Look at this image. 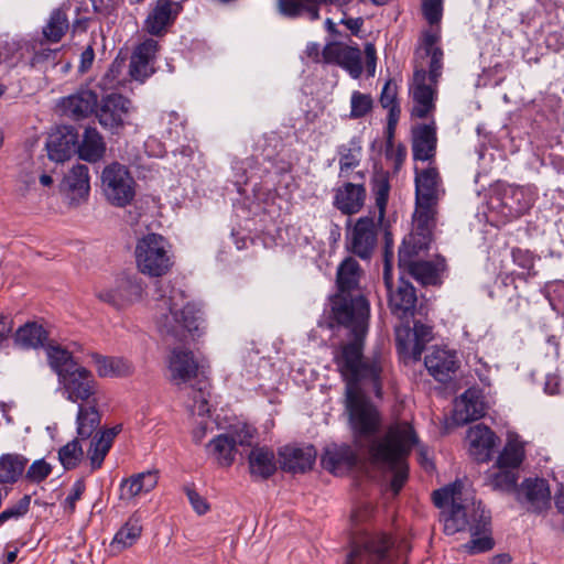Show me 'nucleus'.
<instances>
[{
	"instance_id": "f8f14e48",
	"label": "nucleus",
	"mask_w": 564,
	"mask_h": 564,
	"mask_svg": "<svg viewBox=\"0 0 564 564\" xmlns=\"http://www.w3.org/2000/svg\"><path fill=\"white\" fill-rule=\"evenodd\" d=\"M131 109V101L121 94H109L100 100L96 109V117L104 129L118 132L123 128Z\"/></svg>"
},
{
	"instance_id": "c85d7f7f",
	"label": "nucleus",
	"mask_w": 564,
	"mask_h": 564,
	"mask_svg": "<svg viewBox=\"0 0 564 564\" xmlns=\"http://www.w3.org/2000/svg\"><path fill=\"white\" fill-rule=\"evenodd\" d=\"M424 365L432 377L440 382H446L458 368L455 351L436 348L425 356Z\"/></svg>"
},
{
	"instance_id": "f3484780",
	"label": "nucleus",
	"mask_w": 564,
	"mask_h": 564,
	"mask_svg": "<svg viewBox=\"0 0 564 564\" xmlns=\"http://www.w3.org/2000/svg\"><path fill=\"white\" fill-rule=\"evenodd\" d=\"M437 202L415 200L414 225L415 234L410 241L413 248L426 249L432 239V230L435 227Z\"/></svg>"
},
{
	"instance_id": "bf43d9fd",
	"label": "nucleus",
	"mask_w": 564,
	"mask_h": 564,
	"mask_svg": "<svg viewBox=\"0 0 564 564\" xmlns=\"http://www.w3.org/2000/svg\"><path fill=\"white\" fill-rule=\"evenodd\" d=\"M53 467L44 458L34 460L29 468H25L24 479L31 484H40L44 481L51 474Z\"/></svg>"
},
{
	"instance_id": "de8ad7c7",
	"label": "nucleus",
	"mask_w": 564,
	"mask_h": 564,
	"mask_svg": "<svg viewBox=\"0 0 564 564\" xmlns=\"http://www.w3.org/2000/svg\"><path fill=\"white\" fill-rule=\"evenodd\" d=\"M339 176L348 177L349 171L357 167L361 161L362 148L359 140L351 139L347 144L338 148Z\"/></svg>"
},
{
	"instance_id": "4468645a",
	"label": "nucleus",
	"mask_w": 564,
	"mask_h": 564,
	"mask_svg": "<svg viewBox=\"0 0 564 564\" xmlns=\"http://www.w3.org/2000/svg\"><path fill=\"white\" fill-rule=\"evenodd\" d=\"M419 250V247L413 248V243L403 241L399 248V268L423 285L437 284L438 269L433 262L412 260Z\"/></svg>"
},
{
	"instance_id": "ea45409f",
	"label": "nucleus",
	"mask_w": 564,
	"mask_h": 564,
	"mask_svg": "<svg viewBox=\"0 0 564 564\" xmlns=\"http://www.w3.org/2000/svg\"><path fill=\"white\" fill-rule=\"evenodd\" d=\"M106 152V143L96 128L85 129L83 140L77 143V153L82 160L90 163L98 162Z\"/></svg>"
},
{
	"instance_id": "423d86ee",
	"label": "nucleus",
	"mask_w": 564,
	"mask_h": 564,
	"mask_svg": "<svg viewBox=\"0 0 564 564\" xmlns=\"http://www.w3.org/2000/svg\"><path fill=\"white\" fill-rule=\"evenodd\" d=\"M406 551L386 533L362 532L352 539L346 564H397Z\"/></svg>"
},
{
	"instance_id": "4d7b16f0",
	"label": "nucleus",
	"mask_w": 564,
	"mask_h": 564,
	"mask_svg": "<svg viewBox=\"0 0 564 564\" xmlns=\"http://www.w3.org/2000/svg\"><path fill=\"white\" fill-rule=\"evenodd\" d=\"M512 261L516 265L524 270L519 276L528 280L531 276H534L536 272L534 271V263L536 257L527 249L513 248L511 251Z\"/></svg>"
},
{
	"instance_id": "09e8293b",
	"label": "nucleus",
	"mask_w": 564,
	"mask_h": 564,
	"mask_svg": "<svg viewBox=\"0 0 564 564\" xmlns=\"http://www.w3.org/2000/svg\"><path fill=\"white\" fill-rule=\"evenodd\" d=\"M46 338V330L36 323H26L19 327L14 335L15 343L23 348L43 346Z\"/></svg>"
},
{
	"instance_id": "6e6552de",
	"label": "nucleus",
	"mask_w": 564,
	"mask_h": 564,
	"mask_svg": "<svg viewBox=\"0 0 564 564\" xmlns=\"http://www.w3.org/2000/svg\"><path fill=\"white\" fill-rule=\"evenodd\" d=\"M101 191L108 203L126 207L135 196V181L126 165L112 162L101 172Z\"/></svg>"
},
{
	"instance_id": "338daca9",
	"label": "nucleus",
	"mask_w": 564,
	"mask_h": 564,
	"mask_svg": "<svg viewBox=\"0 0 564 564\" xmlns=\"http://www.w3.org/2000/svg\"><path fill=\"white\" fill-rule=\"evenodd\" d=\"M440 32L437 30H426L422 33L420 40V46L416 50L417 54L423 52L424 55H429L430 52H434L436 48H441L437 43L440 42Z\"/></svg>"
},
{
	"instance_id": "5fc2aeb1",
	"label": "nucleus",
	"mask_w": 564,
	"mask_h": 564,
	"mask_svg": "<svg viewBox=\"0 0 564 564\" xmlns=\"http://www.w3.org/2000/svg\"><path fill=\"white\" fill-rule=\"evenodd\" d=\"M76 437L59 448L58 459L65 469H74L78 466L84 457V451Z\"/></svg>"
},
{
	"instance_id": "774afa93",
	"label": "nucleus",
	"mask_w": 564,
	"mask_h": 564,
	"mask_svg": "<svg viewBox=\"0 0 564 564\" xmlns=\"http://www.w3.org/2000/svg\"><path fill=\"white\" fill-rule=\"evenodd\" d=\"M85 489L86 485L84 479H78L74 482L72 491L64 502L65 509L68 510L70 514L74 513L76 509V502L82 498V495L84 494Z\"/></svg>"
},
{
	"instance_id": "37998d69",
	"label": "nucleus",
	"mask_w": 564,
	"mask_h": 564,
	"mask_svg": "<svg viewBox=\"0 0 564 564\" xmlns=\"http://www.w3.org/2000/svg\"><path fill=\"white\" fill-rule=\"evenodd\" d=\"M209 382L203 377L198 379L195 384L188 387L187 408L192 414L204 416L209 412L208 397H209Z\"/></svg>"
},
{
	"instance_id": "f704fd0d",
	"label": "nucleus",
	"mask_w": 564,
	"mask_h": 564,
	"mask_svg": "<svg viewBox=\"0 0 564 564\" xmlns=\"http://www.w3.org/2000/svg\"><path fill=\"white\" fill-rule=\"evenodd\" d=\"M415 200L438 202L441 177L434 166L423 170L415 167Z\"/></svg>"
},
{
	"instance_id": "052dcab7",
	"label": "nucleus",
	"mask_w": 564,
	"mask_h": 564,
	"mask_svg": "<svg viewBox=\"0 0 564 564\" xmlns=\"http://www.w3.org/2000/svg\"><path fill=\"white\" fill-rule=\"evenodd\" d=\"M30 505L31 496L24 495L17 502L7 507L3 511L0 512V525L9 520H18L25 516L29 512Z\"/></svg>"
},
{
	"instance_id": "c756f323",
	"label": "nucleus",
	"mask_w": 564,
	"mask_h": 564,
	"mask_svg": "<svg viewBox=\"0 0 564 564\" xmlns=\"http://www.w3.org/2000/svg\"><path fill=\"white\" fill-rule=\"evenodd\" d=\"M181 6L172 0H158L145 20V30L152 35H162L178 15Z\"/></svg>"
},
{
	"instance_id": "cd10ccee",
	"label": "nucleus",
	"mask_w": 564,
	"mask_h": 564,
	"mask_svg": "<svg viewBox=\"0 0 564 564\" xmlns=\"http://www.w3.org/2000/svg\"><path fill=\"white\" fill-rule=\"evenodd\" d=\"M426 69L423 66H416L413 75L414 87L412 90L415 106L413 115L417 118H425L435 108V89L426 84Z\"/></svg>"
},
{
	"instance_id": "864d4df0",
	"label": "nucleus",
	"mask_w": 564,
	"mask_h": 564,
	"mask_svg": "<svg viewBox=\"0 0 564 564\" xmlns=\"http://www.w3.org/2000/svg\"><path fill=\"white\" fill-rule=\"evenodd\" d=\"M69 29V21L66 13L62 9L54 10L46 25L43 28L44 37L53 43H57Z\"/></svg>"
},
{
	"instance_id": "680f3d73",
	"label": "nucleus",
	"mask_w": 564,
	"mask_h": 564,
	"mask_svg": "<svg viewBox=\"0 0 564 564\" xmlns=\"http://www.w3.org/2000/svg\"><path fill=\"white\" fill-rule=\"evenodd\" d=\"M226 434L230 436L231 441H235V447L251 446L256 435V429L250 425L242 424Z\"/></svg>"
},
{
	"instance_id": "1a4fd4ad",
	"label": "nucleus",
	"mask_w": 564,
	"mask_h": 564,
	"mask_svg": "<svg viewBox=\"0 0 564 564\" xmlns=\"http://www.w3.org/2000/svg\"><path fill=\"white\" fill-rule=\"evenodd\" d=\"M63 395L70 402L86 404L99 401V384L93 372L83 366L66 371L58 379Z\"/></svg>"
},
{
	"instance_id": "69168bd1",
	"label": "nucleus",
	"mask_w": 564,
	"mask_h": 564,
	"mask_svg": "<svg viewBox=\"0 0 564 564\" xmlns=\"http://www.w3.org/2000/svg\"><path fill=\"white\" fill-rule=\"evenodd\" d=\"M422 12L430 24H437L443 15V0H422Z\"/></svg>"
},
{
	"instance_id": "f257e3e1",
	"label": "nucleus",
	"mask_w": 564,
	"mask_h": 564,
	"mask_svg": "<svg viewBox=\"0 0 564 564\" xmlns=\"http://www.w3.org/2000/svg\"><path fill=\"white\" fill-rule=\"evenodd\" d=\"M365 346L337 345L333 351V360L346 383V412L352 432L355 445L370 448L379 441L376 434L381 427V414L369 400L367 392L377 398L382 397V386L390 373L388 359L381 352L364 354Z\"/></svg>"
},
{
	"instance_id": "b1692460",
	"label": "nucleus",
	"mask_w": 564,
	"mask_h": 564,
	"mask_svg": "<svg viewBox=\"0 0 564 564\" xmlns=\"http://www.w3.org/2000/svg\"><path fill=\"white\" fill-rule=\"evenodd\" d=\"M279 456L282 470L303 474L312 469L316 459V451L312 445L305 447L284 446L280 449Z\"/></svg>"
},
{
	"instance_id": "79ce46f5",
	"label": "nucleus",
	"mask_w": 564,
	"mask_h": 564,
	"mask_svg": "<svg viewBox=\"0 0 564 564\" xmlns=\"http://www.w3.org/2000/svg\"><path fill=\"white\" fill-rule=\"evenodd\" d=\"M389 173L382 170L375 171L371 176V193L375 196L376 207L378 208V223L381 224L384 216L390 194Z\"/></svg>"
},
{
	"instance_id": "a18cd8bd",
	"label": "nucleus",
	"mask_w": 564,
	"mask_h": 564,
	"mask_svg": "<svg viewBox=\"0 0 564 564\" xmlns=\"http://www.w3.org/2000/svg\"><path fill=\"white\" fill-rule=\"evenodd\" d=\"M209 454L219 466L229 467L235 462V441H231L227 434H219L207 445Z\"/></svg>"
},
{
	"instance_id": "473e14b6",
	"label": "nucleus",
	"mask_w": 564,
	"mask_h": 564,
	"mask_svg": "<svg viewBox=\"0 0 564 564\" xmlns=\"http://www.w3.org/2000/svg\"><path fill=\"white\" fill-rule=\"evenodd\" d=\"M29 459L19 453L0 455V487L10 491L24 475Z\"/></svg>"
},
{
	"instance_id": "ddd939ff",
	"label": "nucleus",
	"mask_w": 564,
	"mask_h": 564,
	"mask_svg": "<svg viewBox=\"0 0 564 564\" xmlns=\"http://www.w3.org/2000/svg\"><path fill=\"white\" fill-rule=\"evenodd\" d=\"M517 501L533 513H542L551 507V491L545 479L528 478L516 490Z\"/></svg>"
},
{
	"instance_id": "2f4dec72",
	"label": "nucleus",
	"mask_w": 564,
	"mask_h": 564,
	"mask_svg": "<svg viewBox=\"0 0 564 564\" xmlns=\"http://www.w3.org/2000/svg\"><path fill=\"white\" fill-rule=\"evenodd\" d=\"M485 415V406L478 392L466 390L455 402L453 419L456 424L465 425Z\"/></svg>"
},
{
	"instance_id": "f03ea898",
	"label": "nucleus",
	"mask_w": 564,
	"mask_h": 564,
	"mask_svg": "<svg viewBox=\"0 0 564 564\" xmlns=\"http://www.w3.org/2000/svg\"><path fill=\"white\" fill-rule=\"evenodd\" d=\"M359 263L346 258L337 268L338 292L332 297V317L345 330L346 339L338 345L365 346L368 333L370 305L359 289Z\"/></svg>"
},
{
	"instance_id": "20e7f679",
	"label": "nucleus",
	"mask_w": 564,
	"mask_h": 564,
	"mask_svg": "<svg viewBox=\"0 0 564 564\" xmlns=\"http://www.w3.org/2000/svg\"><path fill=\"white\" fill-rule=\"evenodd\" d=\"M416 443L413 427L403 422L390 425L386 434L369 448L372 460L393 473L391 489L394 495L399 494L408 479L406 457Z\"/></svg>"
},
{
	"instance_id": "6e6d98bb",
	"label": "nucleus",
	"mask_w": 564,
	"mask_h": 564,
	"mask_svg": "<svg viewBox=\"0 0 564 564\" xmlns=\"http://www.w3.org/2000/svg\"><path fill=\"white\" fill-rule=\"evenodd\" d=\"M402 333H404L405 336L409 337L411 335L410 327L406 326L403 329H397V346L399 351L402 354H409V357H411L413 361H419L421 359L422 352L425 349L426 343L413 338V343L411 345H408L405 339H403L402 337Z\"/></svg>"
},
{
	"instance_id": "603ef678",
	"label": "nucleus",
	"mask_w": 564,
	"mask_h": 564,
	"mask_svg": "<svg viewBox=\"0 0 564 564\" xmlns=\"http://www.w3.org/2000/svg\"><path fill=\"white\" fill-rule=\"evenodd\" d=\"M524 459L523 445L517 440H509L497 458V468L517 470Z\"/></svg>"
},
{
	"instance_id": "6ab92c4d",
	"label": "nucleus",
	"mask_w": 564,
	"mask_h": 564,
	"mask_svg": "<svg viewBox=\"0 0 564 564\" xmlns=\"http://www.w3.org/2000/svg\"><path fill=\"white\" fill-rule=\"evenodd\" d=\"M58 106L65 116L74 120H82L96 113L98 95L90 88L82 87L74 94L63 97Z\"/></svg>"
},
{
	"instance_id": "e433bc0d",
	"label": "nucleus",
	"mask_w": 564,
	"mask_h": 564,
	"mask_svg": "<svg viewBox=\"0 0 564 564\" xmlns=\"http://www.w3.org/2000/svg\"><path fill=\"white\" fill-rule=\"evenodd\" d=\"M99 401L79 404L76 415V433L82 441L93 438L100 426L101 414L98 410Z\"/></svg>"
},
{
	"instance_id": "13d9d810",
	"label": "nucleus",
	"mask_w": 564,
	"mask_h": 564,
	"mask_svg": "<svg viewBox=\"0 0 564 564\" xmlns=\"http://www.w3.org/2000/svg\"><path fill=\"white\" fill-rule=\"evenodd\" d=\"M373 100L370 95L360 91H354L350 98V115L351 119L364 118L372 109Z\"/></svg>"
},
{
	"instance_id": "e2e57ef3",
	"label": "nucleus",
	"mask_w": 564,
	"mask_h": 564,
	"mask_svg": "<svg viewBox=\"0 0 564 564\" xmlns=\"http://www.w3.org/2000/svg\"><path fill=\"white\" fill-rule=\"evenodd\" d=\"M424 57H431L430 64H429V72H426L429 80L434 86L437 85L438 78L442 75V68H443V50L436 48L434 52H430L429 55H422Z\"/></svg>"
},
{
	"instance_id": "393cba45",
	"label": "nucleus",
	"mask_w": 564,
	"mask_h": 564,
	"mask_svg": "<svg viewBox=\"0 0 564 564\" xmlns=\"http://www.w3.org/2000/svg\"><path fill=\"white\" fill-rule=\"evenodd\" d=\"M388 293L391 313L408 323L414 316L416 308L417 296L414 286L401 279L398 289Z\"/></svg>"
},
{
	"instance_id": "aec40b11",
	"label": "nucleus",
	"mask_w": 564,
	"mask_h": 564,
	"mask_svg": "<svg viewBox=\"0 0 564 564\" xmlns=\"http://www.w3.org/2000/svg\"><path fill=\"white\" fill-rule=\"evenodd\" d=\"M159 51V43L153 39H147L134 50L129 65L130 76L139 82H144L154 73L153 63Z\"/></svg>"
},
{
	"instance_id": "9d476101",
	"label": "nucleus",
	"mask_w": 564,
	"mask_h": 564,
	"mask_svg": "<svg viewBox=\"0 0 564 564\" xmlns=\"http://www.w3.org/2000/svg\"><path fill=\"white\" fill-rule=\"evenodd\" d=\"M144 292L143 281L139 276H124L117 280L115 286L95 292L96 297L117 310L141 300Z\"/></svg>"
},
{
	"instance_id": "5701e85b",
	"label": "nucleus",
	"mask_w": 564,
	"mask_h": 564,
	"mask_svg": "<svg viewBox=\"0 0 564 564\" xmlns=\"http://www.w3.org/2000/svg\"><path fill=\"white\" fill-rule=\"evenodd\" d=\"M437 135L434 122L412 129V154L415 161L432 162L436 154Z\"/></svg>"
},
{
	"instance_id": "c03bdc74",
	"label": "nucleus",
	"mask_w": 564,
	"mask_h": 564,
	"mask_svg": "<svg viewBox=\"0 0 564 564\" xmlns=\"http://www.w3.org/2000/svg\"><path fill=\"white\" fill-rule=\"evenodd\" d=\"M533 196L529 188L523 186H508L503 191L502 203L517 215L524 214L533 205Z\"/></svg>"
},
{
	"instance_id": "9b49d317",
	"label": "nucleus",
	"mask_w": 564,
	"mask_h": 564,
	"mask_svg": "<svg viewBox=\"0 0 564 564\" xmlns=\"http://www.w3.org/2000/svg\"><path fill=\"white\" fill-rule=\"evenodd\" d=\"M167 369L170 381L178 388H183L194 380L196 382L202 379L199 376L203 375L193 351L182 347L171 351Z\"/></svg>"
},
{
	"instance_id": "c9c22d12",
	"label": "nucleus",
	"mask_w": 564,
	"mask_h": 564,
	"mask_svg": "<svg viewBox=\"0 0 564 564\" xmlns=\"http://www.w3.org/2000/svg\"><path fill=\"white\" fill-rule=\"evenodd\" d=\"M249 470L256 479H268L276 471L275 456L267 446H256L248 456Z\"/></svg>"
},
{
	"instance_id": "4be33fe9",
	"label": "nucleus",
	"mask_w": 564,
	"mask_h": 564,
	"mask_svg": "<svg viewBox=\"0 0 564 564\" xmlns=\"http://www.w3.org/2000/svg\"><path fill=\"white\" fill-rule=\"evenodd\" d=\"M367 191L364 183L346 182L335 189L333 205L344 215L359 213L366 202Z\"/></svg>"
},
{
	"instance_id": "7c9ffc66",
	"label": "nucleus",
	"mask_w": 564,
	"mask_h": 564,
	"mask_svg": "<svg viewBox=\"0 0 564 564\" xmlns=\"http://www.w3.org/2000/svg\"><path fill=\"white\" fill-rule=\"evenodd\" d=\"M59 187L61 192L74 203L85 199L90 189L88 166L85 164L74 165L64 176Z\"/></svg>"
},
{
	"instance_id": "2eb2a0df",
	"label": "nucleus",
	"mask_w": 564,
	"mask_h": 564,
	"mask_svg": "<svg viewBox=\"0 0 564 564\" xmlns=\"http://www.w3.org/2000/svg\"><path fill=\"white\" fill-rule=\"evenodd\" d=\"M322 56L325 63L339 65L355 79L362 74L361 52L357 46L328 42L322 51Z\"/></svg>"
},
{
	"instance_id": "a211bd4d",
	"label": "nucleus",
	"mask_w": 564,
	"mask_h": 564,
	"mask_svg": "<svg viewBox=\"0 0 564 564\" xmlns=\"http://www.w3.org/2000/svg\"><path fill=\"white\" fill-rule=\"evenodd\" d=\"M78 133L70 126L57 127L52 131L46 141V150L50 160L65 162L77 153Z\"/></svg>"
},
{
	"instance_id": "49530a36",
	"label": "nucleus",
	"mask_w": 564,
	"mask_h": 564,
	"mask_svg": "<svg viewBox=\"0 0 564 564\" xmlns=\"http://www.w3.org/2000/svg\"><path fill=\"white\" fill-rule=\"evenodd\" d=\"M519 473L518 470L497 468V470L489 471L486 475V485L492 490H497L505 494H513L518 490Z\"/></svg>"
},
{
	"instance_id": "58836bf2",
	"label": "nucleus",
	"mask_w": 564,
	"mask_h": 564,
	"mask_svg": "<svg viewBox=\"0 0 564 564\" xmlns=\"http://www.w3.org/2000/svg\"><path fill=\"white\" fill-rule=\"evenodd\" d=\"M122 426L120 424L96 433L90 441L88 448V457L90 459L91 468L98 469L101 467L102 462L111 448L115 437L121 432Z\"/></svg>"
},
{
	"instance_id": "7ed1b4c3",
	"label": "nucleus",
	"mask_w": 564,
	"mask_h": 564,
	"mask_svg": "<svg viewBox=\"0 0 564 564\" xmlns=\"http://www.w3.org/2000/svg\"><path fill=\"white\" fill-rule=\"evenodd\" d=\"M155 294L154 317L161 333L175 338L187 333L194 339L205 333L202 308L188 301L182 290L158 283Z\"/></svg>"
},
{
	"instance_id": "72a5a7b5",
	"label": "nucleus",
	"mask_w": 564,
	"mask_h": 564,
	"mask_svg": "<svg viewBox=\"0 0 564 564\" xmlns=\"http://www.w3.org/2000/svg\"><path fill=\"white\" fill-rule=\"evenodd\" d=\"M433 502L434 505L442 509L440 519L445 524V518L448 513H452L456 507L462 508L464 510L473 508H479L482 502L479 500H475L474 498H465L460 501L459 498L456 497V488L455 487H444L437 489L433 492Z\"/></svg>"
},
{
	"instance_id": "8fccbe9b",
	"label": "nucleus",
	"mask_w": 564,
	"mask_h": 564,
	"mask_svg": "<svg viewBox=\"0 0 564 564\" xmlns=\"http://www.w3.org/2000/svg\"><path fill=\"white\" fill-rule=\"evenodd\" d=\"M142 527L137 518H130L124 525L116 533L111 549L115 552H121L126 547L131 546L140 538Z\"/></svg>"
},
{
	"instance_id": "a878e982",
	"label": "nucleus",
	"mask_w": 564,
	"mask_h": 564,
	"mask_svg": "<svg viewBox=\"0 0 564 564\" xmlns=\"http://www.w3.org/2000/svg\"><path fill=\"white\" fill-rule=\"evenodd\" d=\"M350 0H281L279 2V12L286 18H297L306 15L310 20L319 19L321 6L343 7Z\"/></svg>"
},
{
	"instance_id": "4c0bfd02",
	"label": "nucleus",
	"mask_w": 564,
	"mask_h": 564,
	"mask_svg": "<svg viewBox=\"0 0 564 564\" xmlns=\"http://www.w3.org/2000/svg\"><path fill=\"white\" fill-rule=\"evenodd\" d=\"M155 471H143L126 478L120 484V499L131 500L141 494H148L158 485Z\"/></svg>"
},
{
	"instance_id": "412c9836",
	"label": "nucleus",
	"mask_w": 564,
	"mask_h": 564,
	"mask_svg": "<svg viewBox=\"0 0 564 564\" xmlns=\"http://www.w3.org/2000/svg\"><path fill=\"white\" fill-rule=\"evenodd\" d=\"M357 452L348 444H330L322 456V465L334 475H341L357 465Z\"/></svg>"
},
{
	"instance_id": "a19ab883",
	"label": "nucleus",
	"mask_w": 564,
	"mask_h": 564,
	"mask_svg": "<svg viewBox=\"0 0 564 564\" xmlns=\"http://www.w3.org/2000/svg\"><path fill=\"white\" fill-rule=\"evenodd\" d=\"M97 375L100 378L127 377L133 372L130 361L121 357H108L99 354L91 355Z\"/></svg>"
},
{
	"instance_id": "0e129e2a",
	"label": "nucleus",
	"mask_w": 564,
	"mask_h": 564,
	"mask_svg": "<svg viewBox=\"0 0 564 564\" xmlns=\"http://www.w3.org/2000/svg\"><path fill=\"white\" fill-rule=\"evenodd\" d=\"M183 491L187 496V499H188L192 508L198 516H203L209 511V509H210L209 503L203 496H200L196 491L195 486L193 484L185 485L183 487Z\"/></svg>"
},
{
	"instance_id": "dca6fc26",
	"label": "nucleus",
	"mask_w": 564,
	"mask_h": 564,
	"mask_svg": "<svg viewBox=\"0 0 564 564\" xmlns=\"http://www.w3.org/2000/svg\"><path fill=\"white\" fill-rule=\"evenodd\" d=\"M373 217H360L352 229L348 248L357 257L370 259L377 245V227Z\"/></svg>"
},
{
	"instance_id": "bb28decb",
	"label": "nucleus",
	"mask_w": 564,
	"mask_h": 564,
	"mask_svg": "<svg viewBox=\"0 0 564 564\" xmlns=\"http://www.w3.org/2000/svg\"><path fill=\"white\" fill-rule=\"evenodd\" d=\"M469 453L475 460L484 463L490 460L497 445V436L484 424L469 427L467 432Z\"/></svg>"
},
{
	"instance_id": "39448f33",
	"label": "nucleus",
	"mask_w": 564,
	"mask_h": 564,
	"mask_svg": "<svg viewBox=\"0 0 564 564\" xmlns=\"http://www.w3.org/2000/svg\"><path fill=\"white\" fill-rule=\"evenodd\" d=\"M470 510L456 507L452 513H448L445 518V533L453 535L468 530L471 540L465 543L463 549L470 555L488 552L495 546L490 512L484 505Z\"/></svg>"
},
{
	"instance_id": "3c124183",
	"label": "nucleus",
	"mask_w": 564,
	"mask_h": 564,
	"mask_svg": "<svg viewBox=\"0 0 564 564\" xmlns=\"http://www.w3.org/2000/svg\"><path fill=\"white\" fill-rule=\"evenodd\" d=\"M46 356L48 365L61 379V375L66 371H72L79 365L74 360L72 354L57 345H48L46 347Z\"/></svg>"
},
{
	"instance_id": "0eeeda50",
	"label": "nucleus",
	"mask_w": 564,
	"mask_h": 564,
	"mask_svg": "<svg viewBox=\"0 0 564 564\" xmlns=\"http://www.w3.org/2000/svg\"><path fill=\"white\" fill-rule=\"evenodd\" d=\"M134 259L140 273L161 278L174 265L172 245L160 234H147L135 243Z\"/></svg>"
}]
</instances>
